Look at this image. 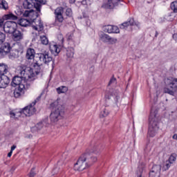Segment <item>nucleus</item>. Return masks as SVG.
I'll list each match as a JSON object with an SVG mask.
<instances>
[{"instance_id":"2","label":"nucleus","mask_w":177,"mask_h":177,"mask_svg":"<svg viewBox=\"0 0 177 177\" xmlns=\"http://www.w3.org/2000/svg\"><path fill=\"white\" fill-rule=\"evenodd\" d=\"M19 76H15L11 82L12 86H20V85H25L26 88H30L31 81H34V71L30 67L20 68L18 70Z\"/></svg>"},{"instance_id":"37","label":"nucleus","mask_w":177,"mask_h":177,"mask_svg":"<svg viewBox=\"0 0 177 177\" xmlns=\"http://www.w3.org/2000/svg\"><path fill=\"white\" fill-rule=\"evenodd\" d=\"M113 33H115V34L120 33V28H118V26H112L111 34Z\"/></svg>"},{"instance_id":"34","label":"nucleus","mask_w":177,"mask_h":177,"mask_svg":"<svg viewBox=\"0 0 177 177\" xmlns=\"http://www.w3.org/2000/svg\"><path fill=\"white\" fill-rule=\"evenodd\" d=\"M168 161H169V162L174 164V162H175V161H176V153L171 154L170 156Z\"/></svg>"},{"instance_id":"15","label":"nucleus","mask_w":177,"mask_h":177,"mask_svg":"<svg viewBox=\"0 0 177 177\" xmlns=\"http://www.w3.org/2000/svg\"><path fill=\"white\" fill-rule=\"evenodd\" d=\"M129 26H136L137 27H139V22H136L135 19H133V18H131L129 19V21L122 24L120 27L122 30H124Z\"/></svg>"},{"instance_id":"47","label":"nucleus","mask_w":177,"mask_h":177,"mask_svg":"<svg viewBox=\"0 0 177 177\" xmlns=\"http://www.w3.org/2000/svg\"><path fill=\"white\" fill-rule=\"evenodd\" d=\"M32 28L33 30H35V31H39V28L38 27V26H32Z\"/></svg>"},{"instance_id":"5","label":"nucleus","mask_w":177,"mask_h":177,"mask_svg":"<svg viewBox=\"0 0 177 177\" xmlns=\"http://www.w3.org/2000/svg\"><path fill=\"white\" fill-rule=\"evenodd\" d=\"M52 62V67L53 68V64H55V61L49 55V52L44 51L40 54H39V61L36 62L33 64V67L35 70L36 74H39L41 71V67H42L43 64H49V63Z\"/></svg>"},{"instance_id":"17","label":"nucleus","mask_w":177,"mask_h":177,"mask_svg":"<svg viewBox=\"0 0 177 177\" xmlns=\"http://www.w3.org/2000/svg\"><path fill=\"white\" fill-rule=\"evenodd\" d=\"M62 48H63V45H57L53 44L50 46V49L52 53H55V56L60 53V50H62Z\"/></svg>"},{"instance_id":"4","label":"nucleus","mask_w":177,"mask_h":177,"mask_svg":"<svg viewBox=\"0 0 177 177\" xmlns=\"http://www.w3.org/2000/svg\"><path fill=\"white\" fill-rule=\"evenodd\" d=\"M149 121V127L148 136H149L150 138H154V136L157 135V132H158V113L157 111L154 109L151 110Z\"/></svg>"},{"instance_id":"42","label":"nucleus","mask_w":177,"mask_h":177,"mask_svg":"<svg viewBox=\"0 0 177 177\" xmlns=\"http://www.w3.org/2000/svg\"><path fill=\"white\" fill-rule=\"evenodd\" d=\"M66 15L68 17H71L73 16V10H71V8L66 9Z\"/></svg>"},{"instance_id":"3","label":"nucleus","mask_w":177,"mask_h":177,"mask_svg":"<svg viewBox=\"0 0 177 177\" xmlns=\"http://www.w3.org/2000/svg\"><path fill=\"white\" fill-rule=\"evenodd\" d=\"M50 107L53 110L50 115L51 122H57V121L63 118L64 115V106L63 105L59 104V102L55 101L50 104Z\"/></svg>"},{"instance_id":"58","label":"nucleus","mask_w":177,"mask_h":177,"mask_svg":"<svg viewBox=\"0 0 177 177\" xmlns=\"http://www.w3.org/2000/svg\"><path fill=\"white\" fill-rule=\"evenodd\" d=\"M21 110L19 111L18 112H15V113H17V115H19V113H21Z\"/></svg>"},{"instance_id":"44","label":"nucleus","mask_w":177,"mask_h":177,"mask_svg":"<svg viewBox=\"0 0 177 177\" xmlns=\"http://www.w3.org/2000/svg\"><path fill=\"white\" fill-rule=\"evenodd\" d=\"M37 27H39V32H41V31L44 30V25L41 22L39 23V25L37 26Z\"/></svg>"},{"instance_id":"19","label":"nucleus","mask_w":177,"mask_h":177,"mask_svg":"<svg viewBox=\"0 0 177 177\" xmlns=\"http://www.w3.org/2000/svg\"><path fill=\"white\" fill-rule=\"evenodd\" d=\"M34 5L35 9L37 10V12H41V3L44 5L45 1L44 0H30Z\"/></svg>"},{"instance_id":"27","label":"nucleus","mask_w":177,"mask_h":177,"mask_svg":"<svg viewBox=\"0 0 177 177\" xmlns=\"http://www.w3.org/2000/svg\"><path fill=\"white\" fill-rule=\"evenodd\" d=\"M67 57H74V48L69 47L66 50Z\"/></svg>"},{"instance_id":"24","label":"nucleus","mask_w":177,"mask_h":177,"mask_svg":"<svg viewBox=\"0 0 177 177\" xmlns=\"http://www.w3.org/2000/svg\"><path fill=\"white\" fill-rule=\"evenodd\" d=\"M18 23L21 27H27V26L30 25V21L26 19H21Z\"/></svg>"},{"instance_id":"8","label":"nucleus","mask_w":177,"mask_h":177,"mask_svg":"<svg viewBox=\"0 0 177 177\" xmlns=\"http://www.w3.org/2000/svg\"><path fill=\"white\" fill-rule=\"evenodd\" d=\"M63 13H64V8H63L62 7H58L55 9V15L56 24H59V23H63V21H64Z\"/></svg>"},{"instance_id":"38","label":"nucleus","mask_w":177,"mask_h":177,"mask_svg":"<svg viewBox=\"0 0 177 177\" xmlns=\"http://www.w3.org/2000/svg\"><path fill=\"white\" fill-rule=\"evenodd\" d=\"M117 38L111 37L109 36V39L108 40V42L111 45H114V44H117Z\"/></svg>"},{"instance_id":"55","label":"nucleus","mask_w":177,"mask_h":177,"mask_svg":"<svg viewBox=\"0 0 177 177\" xmlns=\"http://www.w3.org/2000/svg\"><path fill=\"white\" fill-rule=\"evenodd\" d=\"M158 32H157V31H156V32L155 37H158Z\"/></svg>"},{"instance_id":"18","label":"nucleus","mask_w":177,"mask_h":177,"mask_svg":"<svg viewBox=\"0 0 177 177\" xmlns=\"http://www.w3.org/2000/svg\"><path fill=\"white\" fill-rule=\"evenodd\" d=\"M35 57V50L34 48H29L26 50V58L28 60H32Z\"/></svg>"},{"instance_id":"25","label":"nucleus","mask_w":177,"mask_h":177,"mask_svg":"<svg viewBox=\"0 0 177 177\" xmlns=\"http://www.w3.org/2000/svg\"><path fill=\"white\" fill-rule=\"evenodd\" d=\"M109 38H110V35L106 33H101L100 35V39L102 41V42H109Z\"/></svg>"},{"instance_id":"36","label":"nucleus","mask_w":177,"mask_h":177,"mask_svg":"<svg viewBox=\"0 0 177 177\" xmlns=\"http://www.w3.org/2000/svg\"><path fill=\"white\" fill-rule=\"evenodd\" d=\"M172 163H171L169 161H167L166 164L163 166V171H168V169H169V168L171 167V165Z\"/></svg>"},{"instance_id":"54","label":"nucleus","mask_w":177,"mask_h":177,"mask_svg":"<svg viewBox=\"0 0 177 177\" xmlns=\"http://www.w3.org/2000/svg\"><path fill=\"white\" fill-rule=\"evenodd\" d=\"M173 139H176V140H177V134H174L173 136Z\"/></svg>"},{"instance_id":"51","label":"nucleus","mask_w":177,"mask_h":177,"mask_svg":"<svg viewBox=\"0 0 177 177\" xmlns=\"http://www.w3.org/2000/svg\"><path fill=\"white\" fill-rule=\"evenodd\" d=\"M13 153V151H10L8 153V157H12V154Z\"/></svg>"},{"instance_id":"21","label":"nucleus","mask_w":177,"mask_h":177,"mask_svg":"<svg viewBox=\"0 0 177 177\" xmlns=\"http://www.w3.org/2000/svg\"><path fill=\"white\" fill-rule=\"evenodd\" d=\"M9 67L4 63H0V76L5 75L8 73Z\"/></svg>"},{"instance_id":"48","label":"nucleus","mask_w":177,"mask_h":177,"mask_svg":"<svg viewBox=\"0 0 177 177\" xmlns=\"http://www.w3.org/2000/svg\"><path fill=\"white\" fill-rule=\"evenodd\" d=\"M37 126H35V127H33L32 128H31V131L32 132H37V131H38L37 129Z\"/></svg>"},{"instance_id":"43","label":"nucleus","mask_w":177,"mask_h":177,"mask_svg":"<svg viewBox=\"0 0 177 177\" xmlns=\"http://www.w3.org/2000/svg\"><path fill=\"white\" fill-rule=\"evenodd\" d=\"M113 84H117V79L114 77V76H113L112 78L110 80L108 85H113Z\"/></svg>"},{"instance_id":"11","label":"nucleus","mask_w":177,"mask_h":177,"mask_svg":"<svg viewBox=\"0 0 177 177\" xmlns=\"http://www.w3.org/2000/svg\"><path fill=\"white\" fill-rule=\"evenodd\" d=\"M26 89H28L26 84H20L18 88H17L14 91L15 97H20V96H23V95H24V91H26Z\"/></svg>"},{"instance_id":"22","label":"nucleus","mask_w":177,"mask_h":177,"mask_svg":"<svg viewBox=\"0 0 177 177\" xmlns=\"http://www.w3.org/2000/svg\"><path fill=\"white\" fill-rule=\"evenodd\" d=\"M175 82H177V78L169 77L165 80V84L167 86H172V85H175Z\"/></svg>"},{"instance_id":"50","label":"nucleus","mask_w":177,"mask_h":177,"mask_svg":"<svg viewBox=\"0 0 177 177\" xmlns=\"http://www.w3.org/2000/svg\"><path fill=\"white\" fill-rule=\"evenodd\" d=\"M173 39L177 41V33L173 35Z\"/></svg>"},{"instance_id":"16","label":"nucleus","mask_w":177,"mask_h":177,"mask_svg":"<svg viewBox=\"0 0 177 177\" xmlns=\"http://www.w3.org/2000/svg\"><path fill=\"white\" fill-rule=\"evenodd\" d=\"M3 20H17V16L12 13L4 15L3 19H0V27L3 26Z\"/></svg>"},{"instance_id":"53","label":"nucleus","mask_w":177,"mask_h":177,"mask_svg":"<svg viewBox=\"0 0 177 177\" xmlns=\"http://www.w3.org/2000/svg\"><path fill=\"white\" fill-rule=\"evenodd\" d=\"M70 3H75V0H69Z\"/></svg>"},{"instance_id":"10","label":"nucleus","mask_w":177,"mask_h":177,"mask_svg":"<svg viewBox=\"0 0 177 177\" xmlns=\"http://www.w3.org/2000/svg\"><path fill=\"white\" fill-rule=\"evenodd\" d=\"M161 174V165H154L149 171V177H160Z\"/></svg>"},{"instance_id":"28","label":"nucleus","mask_w":177,"mask_h":177,"mask_svg":"<svg viewBox=\"0 0 177 177\" xmlns=\"http://www.w3.org/2000/svg\"><path fill=\"white\" fill-rule=\"evenodd\" d=\"M12 49V47H10V44L9 43H5L3 46V51L5 53H9L10 52V50Z\"/></svg>"},{"instance_id":"52","label":"nucleus","mask_w":177,"mask_h":177,"mask_svg":"<svg viewBox=\"0 0 177 177\" xmlns=\"http://www.w3.org/2000/svg\"><path fill=\"white\" fill-rule=\"evenodd\" d=\"M15 149H16V145H12V146L11 147V150H10V151H13V150H15Z\"/></svg>"},{"instance_id":"20","label":"nucleus","mask_w":177,"mask_h":177,"mask_svg":"<svg viewBox=\"0 0 177 177\" xmlns=\"http://www.w3.org/2000/svg\"><path fill=\"white\" fill-rule=\"evenodd\" d=\"M119 1L120 0H109L105 7L108 9H114L118 5Z\"/></svg>"},{"instance_id":"56","label":"nucleus","mask_w":177,"mask_h":177,"mask_svg":"<svg viewBox=\"0 0 177 177\" xmlns=\"http://www.w3.org/2000/svg\"><path fill=\"white\" fill-rule=\"evenodd\" d=\"M12 171H15V169H16V167H12L11 169Z\"/></svg>"},{"instance_id":"59","label":"nucleus","mask_w":177,"mask_h":177,"mask_svg":"<svg viewBox=\"0 0 177 177\" xmlns=\"http://www.w3.org/2000/svg\"><path fill=\"white\" fill-rule=\"evenodd\" d=\"M64 156H66V153H64V154H63V157H64Z\"/></svg>"},{"instance_id":"7","label":"nucleus","mask_w":177,"mask_h":177,"mask_svg":"<svg viewBox=\"0 0 177 177\" xmlns=\"http://www.w3.org/2000/svg\"><path fill=\"white\" fill-rule=\"evenodd\" d=\"M34 106H35V102H32V104H30V105L26 106L25 108H24L23 109L21 110V114H24V115H26V117H30V115H32V114H34V113H35V111H37V109H35V107H34Z\"/></svg>"},{"instance_id":"32","label":"nucleus","mask_w":177,"mask_h":177,"mask_svg":"<svg viewBox=\"0 0 177 177\" xmlns=\"http://www.w3.org/2000/svg\"><path fill=\"white\" fill-rule=\"evenodd\" d=\"M171 9L174 13H177V1H174L171 3Z\"/></svg>"},{"instance_id":"6","label":"nucleus","mask_w":177,"mask_h":177,"mask_svg":"<svg viewBox=\"0 0 177 177\" xmlns=\"http://www.w3.org/2000/svg\"><path fill=\"white\" fill-rule=\"evenodd\" d=\"M17 28V24L15 21H6L3 25V30L7 34H12Z\"/></svg>"},{"instance_id":"39","label":"nucleus","mask_w":177,"mask_h":177,"mask_svg":"<svg viewBox=\"0 0 177 177\" xmlns=\"http://www.w3.org/2000/svg\"><path fill=\"white\" fill-rule=\"evenodd\" d=\"M10 115L11 118H17V117H21V113H19V115H17V113L16 112H10Z\"/></svg>"},{"instance_id":"29","label":"nucleus","mask_w":177,"mask_h":177,"mask_svg":"<svg viewBox=\"0 0 177 177\" xmlns=\"http://www.w3.org/2000/svg\"><path fill=\"white\" fill-rule=\"evenodd\" d=\"M40 39L43 45H48L49 44V40L45 35L40 36Z\"/></svg>"},{"instance_id":"57","label":"nucleus","mask_w":177,"mask_h":177,"mask_svg":"<svg viewBox=\"0 0 177 177\" xmlns=\"http://www.w3.org/2000/svg\"><path fill=\"white\" fill-rule=\"evenodd\" d=\"M73 35H71L70 36H68V39H71V37Z\"/></svg>"},{"instance_id":"46","label":"nucleus","mask_w":177,"mask_h":177,"mask_svg":"<svg viewBox=\"0 0 177 177\" xmlns=\"http://www.w3.org/2000/svg\"><path fill=\"white\" fill-rule=\"evenodd\" d=\"M34 168H32L30 172V177L35 176V172L34 171Z\"/></svg>"},{"instance_id":"23","label":"nucleus","mask_w":177,"mask_h":177,"mask_svg":"<svg viewBox=\"0 0 177 177\" xmlns=\"http://www.w3.org/2000/svg\"><path fill=\"white\" fill-rule=\"evenodd\" d=\"M31 2H32L31 0H24L23 1V7L24 9H31V8L34 6V4Z\"/></svg>"},{"instance_id":"41","label":"nucleus","mask_w":177,"mask_h":177,"mask_svg":"<svg viewBox=\"0 0 177 177\" xmlns=\"http://www.w3.org/2000/svg\"><path fill=\"white\" fill-rule=\"evenodd\" d=\"M109 115V111L107 109H104L100 114V117H107Z\"/></svg>"},{"instance_id":"33","label":"nucleus","mask_w":177,"mask_h":177,"mask_svg":"<svg viewBox=\"0 0 177 177\" xmlns=\"http://www.w3.org/2000/svg\"><path fill=\"white\" fill-rule=\"evenodd\" d=\"M5 39H6V35L2 32H0V45H2V44L5 42Z\"/></svg>"},{"instance_id":"35","label":"nucleus","mask_w":177,"mask_h":177,"mask_svg":"<svg viewBox=\"0 0 177 177\" xmlns=\"http://www.w3.org/2000/svg\"><path fill=\"white\" fill-rule=\"evenodd\" d=\"M165 93H168L169 95H171V96H174L175 95V92L168 88H165L163 89Z\"/></svg>"},{"instance_id":"30","label":"nucleus","mask_w":177,"mask_h":177,"mask_svg":"<svg viewBox=\"0 0 177 177\" xmlns=\"http://www.w3.org/2000/svg\"><path fill=\"white\" fill-rule=\"evenodd\" d=\"M113 30V26L107 25L104 26V31L105 32H108L109 34H111V30Z\"/></svg>"},{"instance_id":"14","label":"nucleus","mask_w":177,"mask_h":177,"mask_svg":"<svg viewBox=\"0 0 177 177\" xmlns=\"http://www.w3.org/2000/svg\"><path fill=\"white\" fill-rule=\"evenodd\" d=\"M119 92L118 90L111 89L109 91V93H107L105 95L106 99H108V100H110L111 97H115V101L118 102V99H120Z\"/></svg>"},{"instance_id":"12","label":"nucleus","mask_w":177,"mask_h":177,"mask_svg":"<svg viewBox=\"0 0 177 177\" xmlns=\"http://www.w3.org/2000/svg\"><path fill=\"white\" fill-rule=\"evenodd\" d=\"M12 39L16 42L23 41L24 39V33L16 29L12 33Z\"/></svg>"},{"instance_id":"13","label":"nucleus","mask_w":177,"mask_h":177,"mask_svg":"<svg viewBox=\"0 0 177 177\" xmlns=\"http://www.w3.org/2000/svg\"><path fill=\"white\" fill-rule=\"evenodd\" d=\"M10 82V79L6 75L0 76V88L5 89Z\"/></svg>"},{"instance_id":"49","label":"nucleus","mask_w":177,"mask_h":177,"mask_svg":"<svg viewBox=\"0 0 177 177\" xmlns=\"http://www.w3.org/2000/svg\"><path fill=\"white\" fill-rule=\"evenodd\" d=\"M40 100H41V95L37 97L34 103L36 104L37 102H39Z\"/></svg>"},{"instance_id":"9","label":"nucleus","mask_w":177,"mask_h":177,"mask_svg":"<svg viewBox=\"0 0 177 177\" xmlns=\"http://www.w3.org/2000/svg\"><path fill=\"white\" fill-rule=\"evenodd\" d=\"M39 13H41V12L38 10L36 12L34 10H29L24 12V16H25V17H30L31 21H34V20H36L38 16H39Z\"/></svg>"},{"instance_id":"31","label":"nucleus","mask_w":177,"mask_h":177,"mask_svg":"<svg viewBox=\"0 0 177 177\" xmlns=\"http://www.w3.org/2000/svg\"><path fill=\"white\" fill-rule=\"evenodd\" d=\"M8 8V2H6L5 0H3L1 3H0V9H4V10H6Z\"/></svg>"},{"instance_id":"1","label":"nucleus","mask_w":177,"mask_h":177,"mask_svg":"<svg viewBox=\"0 0 177 177\" xmlns=\"http://www.w3.org/2000/svg\"><path fill=\"white\" fill-rule=\"evenodd\" d=\"M100 151V147L95 145L92 152H86L82 155L74 165L75 171H84V169H86L88 167H91L92 164L96 162L97 161V154Z\"/></svg>"},{"instance_id":"40","label":"nucleus","mask_w":177,"mask_h":177,"mask_svg":"<svg viewBox=\"0 0 177 177\" xmlns=\"http://www.w3.org/2000/svg\"><path fill=\"white\" fill-rule=\"evenodd\" d=\"M44 125H45V122H40L37 123L36 125L37 129L38 131L42 129V128H44Z\"/></svg>"},{"instance_id":"45","label":"nucleus","mask_w":177,"mask_h":177,"mask_svg":"<svg viewBox=\"0 0 177 177\" xmlns=\"http://www.w3.org/2000/svg\"><path fill=\"white\" fill-rule=\"evenodd\" d=\"M170 88L171 89H174V91H177V82H175V84H172V86H170Z\"/></svg>"},{"instance_id":"26","label":"nucleus","mask_w":177,"mask_h":177,"mask_svg":"<svg viewBox=\"0 0 177 177\" xmlns=\"http://www.w3.org/2000/svg\"><path fill=\"white\" fill-rule=\"evenodd\" d=\"M56 91H57V93H59V95H60V93H66V92H67V91H68V88H67L66 86H62L57 88Z\"/></svg>"}]
</instances>
